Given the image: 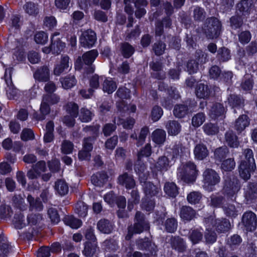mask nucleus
I'll use <instances>...</instances> for the list:
<instances>
[{
  "instance_id": "28",
  "label": "nucleus",
  "mask_w": 257,
  "mask_h": 257,
  "mask_svg": "<svg viewBox=\"0 0 257 257\" xmlns=\"http://www.w3.org/2000/svg\"><path fill=\"white\" fill-rule=\"evenodd\" d=\"M189 113V108L187 105L178 104L175 105L173 114L176 117L183 118Z\"/></svg>"
},
{
  "instance_id": "51",
  "label": "nucleus",
  "mask_w": 257,
  "mask_h": 257,
  "mask_svg": "<svg viewBox=\"0 0 257 257\" xmlns=\"http://www.w3.org/2000/svg\"><path fill=\"white\" fill-rule=\"evenodd\" d=\"M87 206L82 201H78L75 206V212L81 217H84L87 214Z\"/></svg>"
},
{
  "instance_id": "32",
  "label": "nucleus",
  "mask_w": 257,
  "mask_h": 257,
  "mask_svg": "<svg viewBox=\"0 0 257 257\" xmlns=\"http://www.w3.org/2000/svg\"><path fill=\"white\" fill-rule=\"evenodd\" d=\"M252 4L248 0H241L236 5V11L242 15H248L250 13Z\"/></svg>"
},
{
  "instance_id": "60",
  "label": "nucleus",
  "mask_w": 257,
  "mask_h": 257,
  "mask_svg": "<svg viewBox=\"0 0 257 257\" xmlns=\"http://www.w3.org/2000/svg\"><path fill=\"white\" fill-rule=\"evenodd\" d=\"M92 113L89 110L82 108L80 109L79 118L82 122H87L92 119Z\"/></svg>"
},
{
  "instance_id": "45",
  "label": "nucleus",
  "mask_w": 257,
  "mask_h": 257,
  "mask_svg": "<svg viewBox=\"0 0 257 257\" xmlns=\"http://www.w3.org/2000/svg\"><path fill=\"white\" fill-rule=\"evenodd\" d=\"M188 237L193 244H196L202 240L203 234L198 229H192L189 232Z\"/></svg>"
},
{
  "instance_id": "24",
  "label": "nucleus",
  "mask_w": 257,
  "mask_h": 257,
  "mask_svg": "<svg viewBox=\"0 0 257 257\" xmlns=\"http://www.w3.org/2000/svg\"><path fill=\"white\" fill-rule=\"evenodd\" d=\"M192 17L196 22H200L205 20L206 13L204 9L199 6L192 7Z\"/></svg>"
},
{
  "instance_id": "23",
  "label": "nucleus",
  "mask_w": 257,
  "mask_h": 257,
  "mask_svg": "<svg viewBox=\"0 0 257 257\" xmlns=\"http://www.w3.org/2000/svg\"><path fill=\"white\" fill-rule=\"evenodd\" d=\"M84 245L82 253L86 257H92L98 249L96 242L86 241Z\"/></svg>"
},
{
  "instance_id": "26",
  "label": "nucleus",
  "mask_w": 257,
  "mask_h": 257,
  "mask_svg": "<svg viewBox=\"0 0 257 257\" xmlns=\"http://www.w3.org/2000/svg\"><path fill=\"white\" fill-rule=\"evenodd\" d=\"M108 179V176L104 172H98L91 176V182L95 186H102Z\"/></svg>"
},
{
  "instance_id": "29",
  "label": "nucleus",
  "mask_w": 257,
  "mask_h": 257,
  "mask_svg": "<svg viewBox=\"0 0 257 257\" xmlns=\"http://www.w3.org/2000/svg\"><path fill=\"white\" fill-rule=\"evenodd\" d=\"M135 48L128 42H123L120 44V51L125 58H130L134 53Z\"/></svg>"
},
{
  "instance_id": "22",
  "label": "nucleus",
  "mask_w": 257,
  "mask_h": 257,
  "mask_svg": "<svg viewBox=\"0 0 257 257\" xmlns=\"http://www.w3.org/2000/svg\"><path fill=\"white\" fill-rule=\"evenodd\" d=\"M226 109L222 104L215 103L212 105L210 110L209 115L213 119H216L224 115Z\"/></svg>"
},
{
  "instance_id": "61",
  "label": "nucleus",
  "mask_w": 257,
  "mask_h": 257,
  "mask_svg": "<svg viewBox=\"0 0 257 257\" xmlns=\"http://www.w3.org/2000/svg\"><path fill=\"white\" fill-rule=\"evenodd\" d=\"M155 206V201L153 199H149L148 197L143 198L141 204V208L147 211H151L153 210Z\"/></svg>"
},
{
  "instance_id": "46",
  "label": "nucleus",
  "mask_w": 257,
  "mask_h": 257,
  "mask_svg": "<svg viewBox=\"0 0 257 257\" xmlns=\"http://www.w3.org/2000/svg\"><path fill=\"white\" fill-rule=\"evenodd\" d=\"M228 153V149L226 146H223L215 150L214 156L216 160L221 162L226 157Z\"/></svg>"
},
{
  "instance_id": "19",
  "label": "nucleus",
  "mask_w": 257,
  "mask_h": 257,
  "mask_svg": "<svg viewBox=\"0 0 257 257\" xmlns=\"http://www.w3.org/2000/svg\"><path fill=\"white\" fill-rule=\"evenodd\" d=\"M255 168H252L245 161H241L239 166V175L243 180L246 181L250 177V172L254 171Z\"/></svg>"
},
{
  "instance_id": "57",
  "label": "nucleus",
  "mask_w": 257,
  "mask_h": 257,
  "mask_svg": "<svg viewBox=\"0 0 257 257\" xmlns=\"http://www.w3.org/2000/svg\"><path fill=\"white\" fill-rule=\"evenodd\" d=\"M243 19L238 15L233 16L230 18V26L233 29L240 28L243 25Z\"/></svg>"
},
{
  "instance_id": "59",
  "label": "nucleus",
  "mask_w": 257,
  "mask_h": 257,
  "mask_svg": "<svg viewBox=\"0 0 257 257\" xmlns=\"http://www.w3.org/2000/svg\"><path fill=\"white\" fill-rule=\"evenodd\" d=\"M141 31L139 25L135 26L134 29L131 30H127L125 32V39L130 40L135 39L139 37L141 34Z\"/></svg>"
},
{
  "instance_id": "36",
  "label": "nucleus",
  "mask_w": 257,
  "mask_h": 257,
  "mask_svg": "<svg viewBox=\"0 0 257 257\" xmlns=\"http://www.w3.org/2000/svg\"><path fill=\"white\" fill-rule=\"evenodd\" d=\"M60 81L63 87L65 89H70L76 84L77 80L74 75L69 74L64 77H61Z\"/></svg>"
},
{
  "instance_id": "15",
  "label": "nucleus",
  "mask_w": 257,
  "mask_h": 257,
  "mask_svg": "<svg viewBox=\"0 0 257 257\" xmlns=\"http://www.w3.org/2000/svg\"><path fill=\"white\" fill-rule=\"evenodd\" d=\"M228 103L232 108H239L244 105V99L240 95L230 94L227 97Z\"/></svg>"
},
{
  "instance_id": "2",
  "label": "nucleus",
  "mask_w": 257,
  "mask_h": 257,
  "mask_svg": "<svg viewBox=\"0 0 257 257\" xmlns=\"http://www.w3.org/2000/svg\"><path fill=\"white\" fill-rule=\"evenodd\" d=\"M203 187L208 191L215 189V186L220 182L219 174L214 170L207 168L203 173Z\"/></svg>"
},
{
  "instance_id": "39",
  "label": "nucleus",
  "mask_w": 257,
  "mask_h": 257,
  "mask_svg": "<svg viewBox=\"0 0 257 257\" xmlns=\"http://www.w3.org/2000/svg\"><path fill=\"white\" fill-rule=\"evenodd\" d=\"M165 193L171 197H175L178 194V190L176 185L174 182H166L164 186Z\"/></svg>"
},
{
  "instance_id": "9",
  "label": "nucleus",
  "mask_w": 257,
  "mask_h": 257,
  "mask_svg": "<svg viewBox=\"0 0 257 257\" xmlns=\"http://www.w3.org/2000/svg\"><path fill=\"white\" fill-rule=\"evenodd\" d=\"M12 68H8L6 69L5 79L7 87L6 88L7 95L10 99H14L18 93L17 89L14 86L12 80Z\"/></svg>"
},
{
  "instance_id": "6",
  "label": "nucleus",
  "mask_w": 257,
  "mask_h": 257,
  "mask_svg": "<svg viewBox=\"0 0 257 257\" xmlns=\"http://www.w3.org/2000/svg\"><path fill=\"white\" fill-rule=\"evenodd\" d=\"M149 228V223L145 219L144 214L140 211H137L135 217V223L134 225L128 227L129 231H134L135 233H141L145 230H148Z\"/></svg>"
},
{
  "instance_id": "1",
  "label": "nucleus",
  "mask_w": 257,
  "mask_h": 257,
  "mask_svg": "<svg viewBox=\"0 0 257 257\" xmlns=\"http://www.w3.org/2000/svg\"><path fill=\"white\" fill-rule=\"evenodd\" d=\"M197 172L195 164L188 162L183 164L178 169L177 176L181 180L188 183L195 181Z\"/></svg>"
},
{
  "instance_id": "16",
  "label": "nucleus",
  "mask_w": 257,
  "mask_h": 257,
  "mask_svg": "<svg viewBox=\"0 0 257 257\" xmlns=\"http://www.w3.org/2000/svg\"><path fill=\"white\" fill-rule=\"evenodd\" d=\"M170 243L172 248L178 252H183L186 249V243L180 236H172L170 240Z\"/></svg>"
},
{
  "instance_id": "10",
  "label": "nucleus",
  "mask_w": 257,
  "mask_h": 257,
  "mask_svg": "<svg viewBox=\"0 0 257 257\" xmlns=\"http://www.w3.org/2000/svg\"><path fill=\"white\" fill-rule=\"evenodd\" d=\"M241 222L247 231H253L257 225L256 215L252 211H246L242 215Z\"/></svg>"
},
{
  "instance_id": "7",
  "label": "nucleus",
  "mask_w": 257,
  "mask_h": 257,
  "mask_svg": "<svg viewBox=\"0 0 257 257\" xmlns=\"http://www.w3.org/2000/svg\"><path fill=\"white\" fill-rule=\"evenodd\" d=\"M206 224H210L215 229L218 233H224L229 231L231 228L229 221L226 218L216 219L210 216L205 219Z\"/></svg>"
},
{
  "instance_id": "42",
  "label": "nucleus",
  "mask_w": 257,
  "mask_h": 257,
  "mask_svg": "<svg viewBox=\"0 0 257 257\" xmlns=\"http://www.w3.org/2000/svg\"><path fill=\"white\" fill-rule=\"evenodd\" d=\"M13 222L15 228L17 229H21L26 226L27 224L24 215L21 212L17 213L15 214Z\"/></svg>"
},
{
  "instance_id": "17",
  "label": "nucleus",
  "mask_w": 257,
  "mask_h": 257,
  "mask_svg": "<svg viewBox=\"0 0 257 257\" xmlns=\"http://www.w3.org/2000/svg\"><path fill=\"white\" fill-rule=\"evenodd\" d=\"M194 155L196 159L203 160L209 155V150L205 145L200 143L195 146Z\"/></svg>"
},
{
  "instance_id": "27",
  "label": "nucleus",
  "mask_w": 257,
  "mask_h": 257,
  "mask_svg": "<svg viewBox=\"0 0 257 257\" xmlns=\"http://www.w3.org/2000/svg\"><path fill=\"white\" fill-rule=\"evenodd\" d=\"M40 113L35 112L34 113V117L37 120H42L45 118L46 115L49 113L50 108L46 102L42 99L41 107L40 108Z\"/></svg>"
},
{
  "instance_id": "5",
  "label": "nucleus",
  "mask_w": 257,
  "mask_h": 257,
  "mask_svg": "<svg viewBox=\"0 0 257 257\" xmlns=\"http://www.w3.org/2000/svg\"><path fill=\"white\" fill-rule=\"evenodd\" d=\"M240 184L238 179L234 176H227L225 178L223 192L229 197H232L240 189Z\"/></svg>"
},
{
  "instance_id": "50",
  "label": "nucleus",
  "mask_w": 257,
  "mask_h": 257,
  "mask_svg": "<svg viewBox=\"0 0 257 257\" xmlns=\"http://www.w3.org/2000/svg\"><path fill=\"white\" fill-rule=\"evenodd\" d=\"M43 220V216L40 213H31L27 216V224L32 226L36 225L40 223Z\"/></svg>"
},
{
  "instance_id": "25",
  "label": "nucleus",
  "mask_w": 257,
  "mask_h": 257,
  "mask_svg": "<svg viewBox=\"0 0 257 257\" xmlns=\"http://www.w3.org/2000/svg\"><path fill=\"white\" fill-rule=\"evenodd\" d=\"M195 211L190 206H183L180 209V216L184 220L190 221L195 216Z\"/></svg>"
},
{
  "instance_id": "11",
  "label": "nucleus",
  "mask_w": 257,
  "mask_h": 257,
  "mask_svg": "<svg viewBox=\"0 0 257 257\" xmlns=\"http://www.w3.org/2000/svg\"><path fill=\"white\" fill-rule=\"evenodd\" d=\"M117 183L125 187L127 189H133L136 186V181L133 176L126 172L122 173L118 177Z\"/></svg>"
},
{
  "instance_id": "53",
  "label": "nucleus",
  "mask_w": 257,
  "mask_h": 257,
  "mask_svg": "<svg viewBox=\"0 0 257 257\" xmlns=\"http://www.w3.org/2000/svg\"><path fill=\"white\" fill-rule=\"evenodd\" d=\"M118 111L120 113V115H123V113L126 110H130L131 112H135L136 111L137 107L135 104H130L129 106L125 104L123 101H121L117 105Z\"/></svg>"
},
{
  "instance_id": "20",
  "label": "nucleus",
  "mask_w": 257,
  "mask_h": 257,
  "mask_svg": "<svg viewBox=\"0 0 257 257\" xmlns=\"http://www.w3.org/2000/svg\"><path fill=\"white\" fill-rule=\"evenodd\" d=\"M165 127L168 134L171 136H176L181 131L180 123L176 120H168L166 123Z\"/></svg>"
},
{
  "instance_id": "13",
  "label": "nucleus",
  "mask_w": 257,
  "mask_h": 257,
  "mask_svg": "<svg viewBox=\"0 0 257 257\" xmlns=\"http://www.w3.org/2000/svg\"><path fill=\"white\" fill-rule=\"evenodd\" d=\"M34 78L40 82H47L50 78V70L46 65L37 68L34 73Z\"/></svg>"
},
{
  "instance_id": "38",
  "label": "nucleus",
  "mask_w": 257,
  "mask_h": 257,
  "mask_svg": "<svg viewBox=\"0 0 257 257\" xmlns=\"http://www.w3.org/2000/svg\"><path fill=\"white\" fill-rule=\"evenodd\" d=\"M138 245L141 249H145L153 253L156 250L157 246L148 238L141 239L138 241Z\"/></svg>"
},
{
  "instance_id": "21",
  "label": "nucleus",
  "mask_w": 257,
  "mask_h": 257,
  "mask_svg": "<svg viewBox=\"0 0 257 257\" xmlns=\"http://www.w3.org/2000/svg\"><path fill=\"white\" fill-rule=\"evenodd\" d=\"M143 182L144 183L143 190L147 197L156 196L160 191L159 187L150 182L143 181Z\"/></svg>"
},
{
  "instance_id": "62",
  "label": "nucleus",
  "mask_w": 257,
  "mask_h": 257,
  "mask_svg": "<svg viewBox=\"0 0 257 257\" xmlns=\"http://www.w3.org/2000/svg\"><path fill=\"white\" fill-rule=\"evenodd\" d=\"M242 239L240 236L237 234H234L231 236L227 240V244L232 249L237 247L241 242Z\"/></svg>"
},
{
  "instance_id": "8",
  "label": "nucleus",
  "mask_w": 257,
  "mask_h": 257,
  "mask_svg": "<svg viewBox=\"0 0 257 257\" xmlns=\"http://www.w3.org/2000/svg\"><path fill=\"white\" fill-rule=\"evenodd\" d=\"M95 32L91 29L83 31L79 37L81 46L84 48H90L94 46L96 42Z\"/></svg>"
},
{
  "instance_id": "40",
  "label": "nucleus",
  "mask_w": 257,
  "mask_h": 257,
  "mask_svg": "<svg viewBox=\"0 0 257 257\" xmlns=\"http://www.w3.org/2000/svg\"><path fill=\"white\" fill-rule=\"evenodd\" d=\"M97 228L104 233H110L112 230V226L108 220L101 219L97 223Z\"/></svg>"
},
{
  "instance_id": "18",
  "label": "nucleus",
  "mask_w": 257,
  "mask_h": 257,
  "mask_svg": "<svg viewBox=\"0 0 257 257\" xmlns=\"http://www.w3.org/2000/svg\"><path fill=\"white\" fill-rule=\"evenodd\" d=\"M171 166V161L165 156L160 157L155 164L157 170L162 173L167 171Z\"/></svg>"
},
{
  "instance_id": "44",
  "label": "nucleus",
  "mask_w": 257,
  "mask_h": 257,
  "mask_svg": "<svg viewBox=\"0 0 257 257\" xmlns=\"http://www.w3.org/2000/svg\"><path fill=\"white\" fill-rule=\"evenodd\" d=\"M55 189L61 196L66 194L68 192V186L63 180H58L55 182Z\"/></svg>"
},
{
  "instance_id": "35",
  "label": "nucleus",
  "mask_w": 257,
  "mask_h": 257,
  "mask_svg": "<svg viewBox=\"0 0 257 257\" xmlns=\"http://www.w3.org/2000/svg\"><path fill=\"white\" fill-rule=\"evenodd\" d=\"M27 201L29 203V209L30 210H36L41 211L43 208V205L39 198H35L31 195L27 196Z\"/></svg>"
},
{
  "instance_id": "43",
  "label": "nucleus",
  "mask_w": 257,
  "mask_h": 257,
  "mask_svg": "<svg viewBox=\"0 0 257 257\" xmlns=\"http://www.w3.org/2000/svg\"><path fill=\"white\" fill-rule=\"evenodd\" d=\"M245 196L247 200H252L257 198V185L254 183H249Z\"/></svg>"
},
{
  "instance_id": "56",
  "label": "nucleus",
  "mask_w": 257,
  "mask_h": 257,
  "mask_svg": "<svg viewBox=\"0 0 257 257\" xmlns=\"http://www.w3.org/2000/svg\"><path fill=\"white\" fill-rule=\"evenodd\" d=\"M245 157V160L249 165L251 166L252 168H255L254 159L253 158V154L252 151L250 149H246L243 152Z\"/></svg>"
},
{
  "instance_id": "14",
  "label": "nucleus",
  "mask_w": 257,
  "mask_h": 257,
  "mask_svg": "<svg viewBox=\"0 0 257 257\" xmlns=\"http://www.w3.org/2000/svg\"><path fill=\"white\" fill-rule=\"evenodd\" d=\"M135 170L139 175L140 182L143 183V181H146L149 175V172L147 170V165L141 161V159L137 161L135 165Z\"/></svg>"
},
{
  "instance_id": "33",
  "label": "nucleus",
  "mask_w": 257,
  "mask_h": 257,
  "mask_svg": "<svg viewBox=\"0 0 257 257\" xmlns=\"http://www.w3.org/2000/svg\"><path fill=\"white\" fill-rule=\"evenodd\" d=\"M225 140L226 143L231 148H237L239 145L237 137L232 131L226 132Z\"/></svg>"
},
{
  "instance_id": "47",
  "label": "nucleus",
  "mask_w": 257,
  "mask_h": 257,
  "mask_svg": "<svg viewBox=\"0 0 257 257\" xmlns=\"http://www.w3.org/2000/svg\"><path fill=\"white\" fill-rule=\"evenodd\" d=\"M116 87L115 82L111 78L105 79L102 84L103 90L108 94L112 93L116 89Z\"/></svg>"
},
{
  "instance_id": "4",
  "label": "nucleus",
  "mask_w": 257,
  "mask_h": 257,
  "mask_svg": "<svg viewBox=\"0 0 257 257\" xmlns=\"http://www.w3.org/2000/svg\"><path fill=\"white\" fill-rule=\"evenodd\" d=\"M207 24L204 29L206 37L209 39L217 38L221 30V22L217 18L211 17L207 19Z\"/></svg>"
},
{
  "instance_id": "58",
  "label": "nucleus",
  "mask_w": 257,
  "mask_h": 257,
  "mask_svg": "<svg viewBox=\"0 0 257 257\" xmlns=\"http://www.w3.org/2000/svg\"><path fill=\"white\" fill-rule=\"evenodd\" d=\"M13 202L15 206L20 210H25L26 205L25 203L24 198L21 195H15L13 196Z\"/></svg>"
},
{
  "instance_id": "55",
  "label": "nucleus",
  "mask_w": 257,
  "mask_h": 257,
  "mask_svg": "<svg viewBox=\"0 0 257 257\" xmlns=\"http://www.w3.org/2000/svg\"><path fill=\"white\" fill-rule=\"evenodd\" d=\"M253 83L252 77L249 75H246L243 77L240 86L243 90L248 91L252 88Z\"/></svg>"
},
{
  "instance_id": "49",
  "label": "nucleus",
  "mask_w": 257,
  "mask_h": 257,
  "mask_svg": "<svg viewBox=\"0 0 257 257\" xmlns=\"http://www.w3.org/2000/svg\"><path fill=\"white\" fill-rule=\"evenodd\" d=\"M202 128L204 132L208 136L215 135L219 132V127L217 125L211 122L204 124Z\"/></svg>"
},
{
  "instance_id": "48",
  "label": "nucleus",
  "mask_w": 257,
  "mask_h": 257,
  "mask_svg": "<svg viewBox=\"0 0 257 257\" xmlns=\"http://www.w3.org/2000/svg\"><path fill=\"white\" fill-rule=\"evenodd\" d=\"M25 12L31 16H36L39 13L38 5L31 2H27L24 5Z\"/></svg>"
},
{
  "instance_id": "63",
  "label": "nucleus",
  "mask_w": 257,
  "mask_h": 257,
  "mask_svg": "<svg viewBox=\"0 0 257 257\" xmlns=\"http://www.w3.org/2000/svg\"><path fill=\"white\" fill-rule=\"evenodd\" d=\"M163 114V110L162 108L158 105L154 106L151 111V117L153 121L159 120Z\"/></svg>"
},
{
  "instance_id": "3",
  "label": "nucleus",
  "mask_w": 257,
  "mask_h": 257,
  "mask_svg": "<svg viewBox=\"0 0 257 257\" xmlns=\"http://www.w3.org/2000/svg\"><path fill=\"white\" fill-rule=\"evenodd\" d=\"M207 55L200 50H197L192 58L187 63L186 67L189 74L197 72L199 65L206 62Z\"/></svg>"
},
{
  "instance_id": "52",
  "label": "nucleus",
  "mask_w": 257,
  "mask_h": 257,
  "mask_svg": "<svg viewBox=\"0 0 257 257\" xmlns=\"http://www.w3.org/2000/svg\"><path fill=\"white\" fill-rule=\"evenodd\" d=\"M164 226L167 232L173 233L177 228L178 222L175 218H168L165 222Z\"/></svg>"
},
{
  "instance_id": "41",
  "label": "nucleus",
  "mask_w": 257,
  "mask_h": 257,
  "mask_svg": "<svg viewBox=\"0 0 257 257\" xmlns=\"http://www.w3.org/2000/svg\"><path fill=\"white\" fill-rule=\"evenodd\" d=\"M63 220L66 225L73 229H77L82 225L81 221L73 216H66L64 217Z\"/></svg>"
},
{
  "instance_id": "12",
  "label": "nucleus",
  "mask_w": 257,
  "mask_h": 257,
  "mask_svg": "<svg viewBox=\"0 0 257 257\" xmlns=\"http://www.w3.org/2000/svg\"><path fill=\"white\" fill-rule=\"evenodd\" d=\"M250 124V119L246 114L240 115L235 121L234 129L238 134L243 132Z\"/></svg>"
},
{
  "instance_id": "64",
  "label": "nucleus",
  "mask_w": 257,
  "mask_h": 257,
  "mask_svg": "<svg viewBox=\"0 0 257 257\" xmlns=\"http://www.w3.org/2000/svg\"><path fill=\"white\" fill-rule=\"evenodd\" d=\"M51 50L53 54H59L65 47V43L60 41H54L52 40Z\"/></svg>"
},
{
  "instance_id": "31",
  "label": "nucleus",
  "mask_w": 257,
  "mask_h": 257,
  "mask_svg": "<svg viewBox=\"0 0 257 257\" xmlns=\"http://www.w3.org/2000/svg\"><path fill=\"white\" fill-rule=\"evenodd\" d=\"M98 55V52L97 50L93 49L84 53L82 56V59L85 64L90 66L92 64Z\"/></svg>"
},
{
  "instance_id": "34",
  "label": "nucleus",
  "mask_w": 257,
  "mask_h": 257,
  "mask_svg": "<svg viewBox=\"0 0 257 257\" xmlns=\"http://www.w3.org/2000/svg\"><path fill=\"white\" fill-rule=\"evenodd\" d=\"M69 58L67 56H63L61 60L60 64L56 66L54 69V74L59 76L63 73L65 69L69 67Z\"/></svg>"
},
{
  "instance_id": "37",
  "label": "nucleus",
  "mask_w": 257,
  "mask_h": 257,
  "mask_svg": "<svg viewBox=\"0 0 257 257\" xmlns=\"http://www.w3.org/2000/svg\"><path fill=\"white\" fill-rule=\"evenodd\" d=\"M195 93L198 98H206L209 97L210 95V90L208 86L200 83L196 87Z\"/></svg>"
},
{
  "instance_id": "30",
  "label": "nucleus",
  "mask_w": 257,
  "mask_h": 257,
  "mask_svg": "<svg viewBox=\"0 0 257 257\" xmlns=\"http://www.w3.org/2000/svg\"><path fill=\"white\" fill-rule=\"evenodd\" d=\"M166 133L162 129L158 128L152 133V140L158 145H162L166 141Z\"/></svg>"
},
{
  "instance_id": "54",
  "label": "nucleus",
  "mask_w": 257,
  "mask_h": 257,
  "mask_svg": "<svg viewBox=\"0 0 257 257\" xmlns=\"http://www.w3.org/2000/svg\"><path fill=\"white\" fill-rule=\"evenodd\" d=\"M229 50L225 47L220 48L218 50L217 57L221 62H225L230 58Z\"/></svg>"
}]
</instances>
